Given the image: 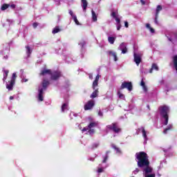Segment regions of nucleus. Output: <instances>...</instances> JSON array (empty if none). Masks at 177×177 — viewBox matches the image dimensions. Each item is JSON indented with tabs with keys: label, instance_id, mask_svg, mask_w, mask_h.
Returning a JSON list of instances; mask_svg holds the SVG:
<instances>
[{
	"label": "nucleus",
	"instance_id": "obj_22",
	"mask_svg": "<svg viewBox=\"0 0 177 177\" xmlns=\"http://www.w3.org/2000/svg\"><path fill=\"white\" fill-rule=\"evenodd\" d=\"M109 55H111L114 57V61L117 62L118 60V58H117V54L113 52L112 50H110L108 52Z\"/></svg>",
	"mask_w": 177,
	"mask_h": 177
},
{
	"label": "nucleus",
	"instance_id": "obj_15",
	"mask_svg": "<svg viewBox=\"0 0 177 177\" xmlns=\"http://www.w3.org/2000/svg\"><path fill=\"white\" fill-rule=\"evenodd\" d=\"M52 71L50 69H44L41 71V72L40 73V75H46V74H48L49 75H50Z\"/></svg>",
	"mask_w": 177,
	"mask_h": 177
},
{
	"label": "nucleus",
	"instance_id": "obj_9",
	"mask_svg": "<svg viewBox=\"0 0 177 177\" xmlns=\"http://www.w3.org/2000/svg\"><path fill=\"white\" fill-rule=\"evenodd\" d=\"M133 56H134L135 63L137 64V66H139V64H140V63L142 62V57H140V55H139L136 53H134Z\"/></svg>",
	"mask_w": 177,
	"mask_h": 177
},
{
	"label": "nucleus",
	"instance_id": "obj_50",
	"mask_svg": "<svg viewBox=\"0 0 177 177\" xmlns=\"http://www.w3.org/2000/svg\"><path fill=\"white\" fill-rule=\"evenodd\" d=\"M146 27H147V28H149V30L151 28V27L150 26L149 24H146Z\"/></svg>",
	"mask_w": 177,
	"mask_h": 177
},
{
	"label": "nucleus",
	"instance_id": "obj_54",
	"mask_svg": "<svg viewBox=\"0 0 177 177\" xmlns=\"http://www.w3.org/2000/svg\"><path fill=\"white\" fill-rule=\"evenodd\" d=\"M15 97L13 96H10V100H13Z\"/></svg>",
	"mask_w": 177,
	"mask_h": 177
},
{
	"label": "nucleus",
	"instance_id": "obj_30",
	"mask_svg": "<svg viewBox=\"0 0 177 177\" xmlns=\"http://www.w3.org/2000/svg\"><path fill=\"white\" fill-rule=\"evenodd\" d=\"M99 147V143H94L91 146V149L93 150L95 149H97Z\"/></svg>",
	"mask_w": 177,
	"mask_h": 177
},
{
	"label": "nucleus",
	"instance_id": "obj_48",
	"mask_svg": "<svg viewBox=\"0 0 177 177\" xmlns=\"http://www.w3.org/2000/svg\"><path fill=\"white\" fill-rule=\"evenodd\" d=\"M10 8H12V9H15L16 8V4H11Z\"/></svg>",
	"mask_w": 177,
	"mask_h": 177
},
{
	"label": "nucleus",
	"instance_id": "obj_8",
	"mask_svg": "<svg viewBox=\"0 0 177 177\" xmlns=\"http://www.w3.org/2000/svg\"><path fill=\"white\" fill-rule=\"evenodd\" d=\"M95 107V101L91 100L87 102L84 105V110L86 111L88 110H92Z\"/></svg>",
	"mask_w": 177,
	"mask_h": 177
},
{
	"label": "nucleus",
	"instance_id": "obj_18",
	"mask_svg": "<svg viewBox=\"0 0 177 177\" xmlns=\"http://www.w3.org/2000/svg\"><path fill=\"white\" fill-rule=\"evenodd\" d=\"M156 70V71H158V66L156 64H153L151 66V69L149 70V73H153V71Z\"/></svg>",
	"mask_w": 177,
	"mask_h": 177
},
{
	"label": "nucleus",
	"instance_id": "obj_37",
	"mask_svg": "<svg viewBox=\"0 0 177 177\" xmlns=\"http://www.w3.org/2000/svg\"><path fill=\"white\" fill-rule=\"evenodd\" d=\"M111 16H112V17H113V19H117V14H115V12H113L111 13Z\"/></svg>",
	"mask_w": 177,
	"mask_h": 177
},
{
	"label": "nucleus",
	"instance_id": "obj_45",
	"mask_svg": "<svg viewBox=\"0 0 177 177\" xmlns=\"http://www.w3.org/2000/svg\"><path fill=\"white\" fill-rule=\"evenodd\" d=\"M117 30H118V31H120V30H121V24H118Z\"/></svg>",
	"mask_w": 177,
	"mask_h": 177
},
{
	"label": "nucleus",
	"instance_id": "obj_27",
	"mask_svg": "<svg viewBox=\"0 0 177 177\" xmlns=\"http://www.w3.org/2000/svg\"><path fill=\"white\" fill-rule=\"evenodd\" d=\"M60 31V28H59V26H56L55 28H54V29L53 30V34H57V32H59Z\"/></svg>",
	"mask_w": 177,
	"mask_h": 177
},
{
	"label": "nucleus",
	"instance_id": "obj_13",
	"mask_svg": "<svg viewBox=\"0 0 177 177\" xmlns=\"http://www.w3.org/2000/svg\"><path fill=\"white\" fill-rule=\"evenodd\" d=\"M82 7L83 8V12H86V8H88V1L86 0H81Z\"/></svg>",
	"mask_w": 177,
	"mask_h": 177
},
{
	"label": "nucleus",
	"instance_id": "obj_39",
	"mask_svg": "<svg viewBox=\"0 0 177 177\" xmlns=\"http://www.w3.org/2000/svg\"><path fill=\"white\" fill-rule=\"evenodd\" d=\"M32 27L34 28H37V27H38V23H37V22L33 23L32 24Z\"/></svg>",
	"mask_w": 177,
	"mask_h": 177
},
{
	"label": "nucleus",
	"instance_id": "obj_42",
	"mask_svg": "<svg viewBox=\"0 0 177 177\" xmlns=\"http://www.w3.org/2000/svg\"><path fill=\"white\" fill-rule=\"evenodd\" d=\"M145 177H156V174H149L145 175Z\"/></svg>",
	"mask_w": 177,
	"mask_h": 177
},
{
	"label": "nucleus",
	"instance_id": "obj_51",
	"mask_svg": "<svg viewBox=\"0 0 177 177\" xmlns=\"http://www.w3.org/2000/svg\"><path fill=\"white\" fill-rule=\"evenodd\" d=\"M140 2L142 5H145L146 3V2H145V1L143 0H140Z\"/></svg>",
	"mask_w": 177,
	"mask_h": 177
},
{
	"label": "nucleus",
	"instance_id": "obj_10",
	"mask_svg": "<svg viewBox=\"0 0 177 177\" xmlns=\"http://www.w3.org/2000/svg\"><path fill=\"white\" fill-rule=\"evenodd\" d=\"M38 100L39 102H44V88L39 89Z\"/></svg>",
	"mask_w": 177,
	"mask_h": 177
},
{
	"label": "nucleus",
	"instance_id": "obj_40",
	"mask_svg": "<svg viewBox=\"0 0 177 177\" xmlns=\"http://www.w3.org/2000/svg\"><path fill=\"white\" fill-rule=\"evenodd\" d=\"M69 15H71V17H74V16H75L71 10H69Z\"/></svg>",
	"mask_w": 177,
	"mask_h": 177
},
{
	"label": "nucleus",
	"instance_id": "obj_16",
	"mask_svg": "<svg viewBox=\"0 0 177 177\" xmlns=\"http://www.w3.org/2000/svg\"><path fill=\"white\" fill-rule=\"evenodd\" d=\"M172 128H174V126L172 124H169L167 127L164 129L163 133L165 134L168 133V131H172Z\"/></svg>",
	"mask_w": 177,
	"mask_h": 177
},
{
	"label": "nucleus",
	"instance_id": "obj_31",
	"mask_svg": "<svg viewBox=\"0 0 177 177\" xmlns=\"http://www.w3.org/2000/svg\"><path fill=\"white\" fill-rule=\"evenodd\" d=\"M79 45H80V46H82V48H84L86 45V42H85V41L82 40L80 42V44H79Z\"/></svg>",
	"mask_w": 177,
	"mask_h": 177
},
{
	"label": "nucleus",
	"instance_id": "obj_52",
	"mask_svg": "<svg viewBox=\"0 0 177 177\" xmlns=\"http://www.w3.org/2000/svg\"><path fill=\"white\" fill-rule=\"evenodd\" d=\"M27 81H28V80H27V79H23L22 80V82H27Z\"/></svg>",
	"mask_w": 177,
	"mask_h": 177
},
{
	"label": "nucleus",
	"instance_id": "obj_47",
	"mask_svg": "<svg viewBox=\"0 0 177 177\" xmlns=\"http://www.w3.org/2000/svg\"><path fill=\"white\" fill-rule=\"evenodd\" d=\"M142 88H143L144 92H147V86H142Z\"/></svg>",
	"mask_w": 177,
	"mask_h": 177
},
{
	"label": "nucleus",
	"instance_id": "obj_14",
	"mask_svg": "<svg viewBox=\"0 0 177 177\" xmlns=\"http://www.w3.org/2000/svg\"><path fill=\"white\" fill-rule=\"evenodd\" d=\"M3 82H5L8 80V75H9V70L3 69Z\"/></svg>",
	"mask_w": 177,
	"mask_h": 177
},
{
	"label": "nucleus",
	"instance_id": "obj_17",
	"mask_svg": "<svg viewBox=\"0 0 177 177\" xmlns=\"http://www.w3.org/2000/svg\"><path fill=\"white\" fill-rule=\"evenodd\" d=\"M117 37H108V42H109V44H111V45H113L114 42H115V39Z\"/></svg>",
	"mask_w": 177,
	"mask_h": 177
},
{
	"label": "nucleus",
	"instance_id": "obj_44",
	"mask_svg": "<svg viewBox=\"0 0 177 177\" xmlns=\"http://www.w3.org/2000/svg\"><path fill=\"white\" fill-rule=\"evenodd\" d=\"M97 172H98V174H102V172H103V168H99L97 169Z\"/></svg>",
	"mask_w": 177,
	"mask_h": 177
},
{
	"label": "nucleus",
	"instance_id": "obj_35",
	"mask_svg": "<svg viewBox=\"0 0 177 177\" xmlns=\"http://www.w3.org/2000/svg\"><path fill=\"white\" fill-rule=\"evenodd\" d=\"M158 15H155V20H154V21H155L156 24H158Z\"/></svg>",
	"mask_w": 177,
	"mask_h": 177
},
{
	"label": "nucleus",
	"instance_id": "obj_19",
	"mask_svg": "<svg viewBox=\"0 0 177 177\" xmlns=\"http://www.w3.org/2000/svg\"><path fill=\"white\" fill-rule=\"evenodd\" d=\"M91 13H92L93 21H97V15H96V12H95V11L92 10Z\"/></svg>",
	"mask_w": 177,
	"mask_h": 177
},
{
	"label": "nucleus",
	"instance_id": "obj_43",
	"mask_svg": "<svg viewBox=\"0 0 177 177\" xmlns=\"http://www.w3.org/2000/svg\"><path fill=\"white\" fill-rule=\"evenodd\" d=\"M98 115H99L100 117H103V112H102V111H98Z\"/></svg>",
	"mask_w": 177,
	"mask_h": 177
},
{
	"label": "nucleus",
	"instance_id": "obj_12",
	"mask_svg": "<svg viewBox=\"0 0 177 177\" xmlns=\"http://www.w3.org/2000/svg\"><path fill=\"white\" fill-rule=\"evenodd\" d=\"M99 95V88L94 89V91L91 95L90 97L91 99H95V97H97Z\"/></svg>",
	"mask_w": 177,
	"mask_h": 177
},
{
	"label": "nucleus",
	"instance_id": "obj_5",
	"mask_svg": "<svg viewBox=\"0 0 177 177\" xmlns=\"http://www.w3.org/2000/svg\"><path fill=\"white\" fill-rule=\"evenodd\" d=\"M16 73H12L10 81H8V84H6V88L8 91H13V86H15V84L16 82Z\"/></svg>",
	"mask_w": 177,
	"mask_h": 177
},
{
	"label": "nucleus",
	"instance_id": "obj_25",
	"mask_svg": "<svg viewBox=\"0 0 177 177\" xmlns=\"http://www.w3.org/2000/svg\"><path fill=\"white\" fill-rule=\"evenodd\" d=\"M9 6H10V4L3 3L1 6V10H6V9H8V8H9Z\"/></svg>",
	"mask_w": 177,
	"mask_h": 177
},
{
	"label": "nucleus",
	"instance_id": "obj_11",
	"mask_svg": "<svg viewBox=\"0 0 177 177\" xmlns=\"http://www.w3.org/2000/svg\"><path fill=\"white\" fill-rule=\"evenodd\" d=\"M50 83L49 82L48 80H46V79L43 80V82L41 83L42 87H43V90L44 89V91H46V88H48V86L50 84Z\"/></svg>",
	"mask_w": 177,
	"mask_h": 177
},
{
	"label": "nucleus",
	"instance_id": "obj_21",
	"mask_svg": "<svg viewBox=\"0 0 177 177\" xmlns=\"http://www.w3.org/2000/svg\"><path fill=\"white\" fill-rule=\"evenodd\" d=\"M110 153V151H106V156L104 157V160H102L103 164H106L107 162V160H109V153Z\"/></svg>",
	"mask_w": 177,
	"mask_h": 177
},
{
	"label": "nucleus",
	"instance_id": "obj_2",
	"mask_svg": "<svg viewBox=\"0 0 177 177\" xmlns=\"http://www.w3.org/2000/svg\"><path fill=\"white\" fill-rule=\"evenodd\" d=\"M158 110L161 117L165 119L164 125H168V121L169 120V117L168 115V113H169V107L167 105H163L159 106Z\"/></svg>",
	"mask_w": 177,
	"mask_h": 177
},
{
	"label": "nucleus",
	"instance_id": "obj_55",
	"mask_svg": "<svg viewBox=\"0 0 177 177\" xmlns=\"http://www.w3.org/2000/svg\"><path fill=\"white\" fill-rule=\"evenodd\" d=\"M168 39H169V41L170 42H172V39L168 38Z\"/></svg>",
	"mask_w": 177,
	"mask_h": 177
},
{
	"label": "nucleus",
	"instance_id": "obj_6",
	"mask_svg": "<svg viewBox=\"0 0 177 177\" xmlns=\"http://www.w3.org/2000/svg\"><path fill=\"white\" fill-rule=\"evenodd\" d=\"M50 75V80L53 81H57V80L62 77V72L59 71H55L54 72H51Z\"/></svg>",
	"mask_w": 177,
	"mask_h": 177
},
{
	"label": "nucleus",
	"instance_id": "obj_49",
	"mask_svg": "<svg viewBox=\"0 0 177 177\" xmlns=\"http://www.w3.org/2000/svg\"><path fill=\"white\" fill-rule=\"evenodd\" d=\"M149 30H150V32H152V33H154V32H155V30H154V29H153V28H149Z\"/></svg>",
	"mask_w": 177,
	"mask_h": 177
},
{
	"label": "nucleus",
	"instance_id": "obj_34",
	"mask_svg": "<svg viewBox=\"0 0 177 177\" xmlns=\"http://www.w3.org/2000/svg\"><path fill=\"white\" fill-rule=\"evenodd\" d=\"M127 52H128V48H127V47H124L123 49H122V53H123V55H125Z\"/></svg>",
	"mask_w": 177,
	"mask_h": 177
},
{
	"label": "nucleus",
	"instance_id": "obj_26",
	"mask_svg": "<svg viewBox=\"0 0 177 177\" xmlns=\"http://www.w3.org/2000/svg\"><path fill=\"white\" fill-rule=\"evenodd\" d=\"M160 10H162V7L161 6H158L156 8V15L158 16V15L160 14Z\"/></svg>",
	"mask_w": 177,
	"mask_h": 177
},
{
	"label": "nucleus",
	"instance_id": "obj_3",
	"mask_svg": "<svg viewBox=\"0 0 177 177\" xmlns=\"http://www.w3.org/2000/svg\"><path fill=\"white\" fill-rule=\"evenodd\" d=\"M97 125H99V123H97V122H91L89 123L87 127H84L82 131L86 132V131H88L89 135H92V133H95V129L93 128H96Z\"/></svg>",
	"mask_w": 177,
	"mask_h": 177
},
{
	"label": "nucleus",
	"instance_id": "obj_4",
	"mask_svg": "<svg viewBox=\"0 0 177 177\" xmlns=\"http://www.w3.org/2000/svg\"><path fill=\"white\" fill-rule=\"evenodd\" d=\"M106 129L109 131H112L114 133H120L122 129L120 127V125L117 122H113L111 124H108Z\"/></svg>",
	"mask_w": 177,
	"mask_h": 177
},
{
	"label": "nucleus",
	"instance_id": "obj_36",
	"mask_svg": "<svg viewBox=\"0 0 177 177\" xmlns=\"http://www.w3.org/2000/svg\"><path fill=\"white\" fill-rule=\"evenodd\" d=\"M100 78V75H97V76L95 77V79L94 81L99 82V80Z\"/></svg>",
	"mask_w": 177,
	"mask_h": 177
},
{
	"label": "nucleus",
	"instance_id": "obj_23",
	"mask_svg": "<svg viewBox=\"0 0 177 177\" xmlns=\"http://www.w3.org/2000/svg\"><path fill=\"white\" fill-rule=\"evenodd\" d=\"M112 149H114L115 150L116 153H121V149L120 148L117 147V146L114 144L111 145Z\"/></svg>",
	"mask_w": 177,
	"mask_h": 177
},
{
	"label": "nucleus",
	"instance_id": "obj_32",
	"mask_svg": "<svg viewBox=\"0 0 177 177\" xmlns=\"http://www.w3.org/2000/svg\"><path fill=\"white\" fill-rule=\"evenodd\" d=\"M26 48L27 49V54L28 55H31V48H30V46H28Z\"/></svg>",
	"mask_w": 177,
	"mask_h": 177
},
{
	"label": "nucleus",
	"instance_id": "obj_46",
	"mask_svg": "<svg viewBox=\"0 0 177 177\" xmlns=\"http://www.w3.org/2000/svg\"><path fill=\"white\" fill-rule=\"evenodd\" d=\"M124 26L126 27V28H128V27H129L128 21H124Z\"/></svg>",
	"mask_w": 177,
	"mask_h": 177
},
{
	"label": "nucleus",
	"instance_id": "obj_20",
	"mask_svg": "<svg viewBox=\"0 0 177 177\" xmlns=\"http://www.w3.org/2000/svg\"><path fill=\"white\" fill-rule=\"evenodd\" d=\"M141 129L143 138L145 139V140H147V133L146 132L145 127H141Z\"/></svg>",
	"mask_w": 177,
	"mask_h": 177
},
{
	"label": "nucleus",
	"instance_id": "obj_28",
	"mask_svg": "<svg viewBox=\"0 0 177 177\" xmlns=\"http://www.w3.org/2000/svg\"><path fill=\"white\" fill-rule=\"evenodd\" d=\"M73 19L75 24H77V26H80L81 24H80V21H78V19H77V15L73 16Z\"/></svg>",
	"mask_w": 177,
	"mask_h": 177
},
{
	"label": "nucleus",
	"instance_id": "obj_41",
	"mask_svg": "<svg viewBox=\"0 0 177 177\" xmlns=\"http://www.w3.org/2000/svg\"><path fill=\"white\" fill-rule=\"evenodd\" d=\"M140 85H141V86H142V87L146 86V84L145 83V81H143V80L141 81Z\"/></svg>",
	"mask_w": 177,
	"mask_h": 177
},
{
	"label": "nucleus",
	"instance_id": "obj_24",
	"mask_svg": "<svg viewBox=\"0 0 177 177\" xmlns=\"http://www.w3.org/2000/svg\"><path fill=\"white\" fill-rule=\"evenodd\" d=\"M67 107H68V104L64 103L62 106V113H64L65 110H67Z\"/></svg>",
	"mask_w": 177,
	"mask_h": 177
},
{
	"label": "nucleus",
	"instance_id": "obj_33",
	"mask_svg": "<svg viewBox=\"0 0 177 177\" xmlns=\"http://www.w3.org/2000/svg\"><path fill=\"white\" fill-rule=\"evenodd\" d=\"M118 95L119 96V99H122L124 97V94L121 93V91H118Z\"/></svg>",
	"mask_w": 177,
	"mask_h": 177
},
{
	"label": "nucleus",
	"instance_id": "obj_29",
	"mask_svg": "<svg viewBox=\"0 0 177 177\" xmlns=\"http://www.w3.org/2000/svg\"><path fill=\"white\" fill-rule=\"evenodd\" d=\"M99 82L93 81V89H96V86H97Z\"/></svg>",
	"mask_w": 177,
	"mask_h": 177
},
{
	"label": "nucleus",
	"instance_id": "obj_38",
	"mask_svg": "<svg viewBox=\"0 0 177 177\" xmlns=\"http://www.w3.org/2000/svg\"><path fill=\"white\" fill-rule=\"evenodd\" d=\"M115 20H116V21H117V23H118V24H120V23H121V19H120V18L116 17V18H115Z\"/></svg>",
	"mask_w": 177,
	"mask_h": 177
},
{
	"label": "nucleus",
	"instance_id": "obj_7",
	"mask_svg": "<svg viewBox=\"0 0 177 177\" xmlns=\"http://www.w3.org/2000/svg\"><path fill=\"white\" fill-rule=\"evenodd\" d=\"M120 89H128L131 92L133 89L132 82H124L120 86Z\"/></svg>",
	"mask_w": 177,
	"mask_h": 177
},
{
	"label": "nucleus",
	"instance_id": "obj_1",
	"mask_svg": "<svg viewBox=\"0 0 177 177\" xmlns=\"http://www.w3.org/2000/svg\"><path fill=\"white\" fill-rule=\"evenodd\" d=\"M136 158L138 160L137 165L139 168H144L145 175L151 174L153 168L150 167V161L149 160V156L145 151H140L136 153Z\"/></svg>",
	"mask_w": 177,
	"mask_h": 177
},
{
	"label": "nucleus",
	"instance_id": "obj_53",
	"mask_svg": "<svg viewBox=\"0 0 177 177\" xmlns=\"http://www.w3.org/2000/svg\"><path fill=\"white\" fill-rule=\"evenodd\" d=\"M139 169L138 168H136V170L134 171V172H136V174H138V172H139Z\"/></svg>",
	"mask_w": 177,
	"mask_h": 177
}]
</instances>
